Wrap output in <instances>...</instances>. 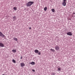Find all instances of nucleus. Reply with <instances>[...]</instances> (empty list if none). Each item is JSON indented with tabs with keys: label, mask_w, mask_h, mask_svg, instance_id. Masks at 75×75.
I'll return each instance as SVG.
<instances>
[{
	"label": "nucleus",
	"mask_w": 75,
	"mask_h": 75,
	"mask_svg": "<svg viewBox=\"0 0 75 75\" xmlns=\"http://www.w3.org/2000/svg\"><path fill=\"white\" fill-rule=\"evenodd\" d=\"M22 58H23V57L21 56L20 59H22Z\"/></svg>",
	"instance_id": "nucleus-22"
},
{
	"label": "nucleus",
	"mask_w": 75,
	"mask_h": 75,
	"mask_svg": "<svg viewBox=\"0 0 75 75\" xmlns=\"http://www.w3.org/2000/svg\"><path fill=\"white\" fill-rule=\"evenodd\" d=\"M47 9V7H45L44 8V11H46Z\"/></svg>",
	"instance_id": "nucleus-14"
},
{
	"label": "nucleus",
	"mask_w": 75,
	"mask_h": 75,
	"mask_svg": "<svg viewBox=\"0 0 75 75\" xmlns=\"http://www.w3.org/2000/svg\"><path fill=\"white\" fill-rule=\"evenodd\" d=\"M30 64H31L32 65H34V64H35V63L34 62H31V63L30 62Z\"/></svg>",
	"instance_id": "nucleus-8"
},
{
	"label": "nucleus",
	"mask_w": 75,
	"mask_h": 75,
	"mask_svg": "<svg viewBox=\"0 0 75 75\" xmlns=\"http://www.w3.org/2000/svg\"><path fill=\"white\" fill-rule=\"evenodd\" d=\"M67 1V0H63V1L62 3V5L63 6H65L66 5Z\"/></svg>",
	"instance_id": "nucleus-2"
},
{
	"label": "nucleus",
	"mask_w": 75,
	"mask_h": 75,
	"mask_svg": "<svg viewBox=\"0 0 75 75\" xmlns=\"http://www.w3.org/2000/svg\"><path fill=\"white\" fill-rule=\"evenodd\" d=\"M51 11L53 12H54L55 11V10L54 9H51Z\"/></svg>",
	"instance_id": "nucleus-15"
},
{
	"label": "nucleus",
	"mask_w": 75,
	"mask_h": 75,
	"mask_svg": "<svg viewBox=\"0 0 75 75\" xmlns=\"http://www.w3.org/2000/svg\"><path fill=\"white\" fill-rule=\"evenodd\" d=\"M55 74H56V73H55V72L53 73H52V74L53 75H55Z\"/></svg>",
	"instance_id": "nucleus-20"
},
{
	"label": "nucleus",
	"mask_w": 75,
	"mask_h": 75,
	"mask_svg": "<svg viewBox=\"0 0 75 75\" xmlns=\"http://www.w3.org/2000/svg\"><path fill=\"white\" fill-rule=\"evenodd\" d=\"M0 47H4V45L2 43L0 42Z\"/></svg>",
	"instance_id": "nucleus-7"
},
{
	"label": "nucleus",
	"mask_w": 75,
	"mask_h": 75,
	"mask_svg": "<svg viewBox=\"0 0 75 75\" xmlns=\"http://www.w3.org/2000/svg\"><path fill=\"white\" fill-rule=\"evenodd\" d=\"M71 19H70L69 20H70Z\"/></svg>",
	"instance_id": "nucleus-26"
},
{
	"label": "nucleus",
	"mask_w": 75,
	"mask_h": 75,
	"mask_svg": "<svg viewBox=\"0 0 75 75\" xmlns=\"http://www.w3.org/2000/svg\"><path fill=\"white\" fill-rule=\"evenodd\" d=\"M20 64L21 67H23L25 66V64L23 62L21 63Z\"/></svg>",
	"instance_id": "nucleus-6"
},
{
	"label": "nucleus",
	"mask_w": 75,
	"mask_h": 75,
	"mask_svg": "<svg viewBox=\"0 0 75 75\" xmlns=\"http://www.w3.org/2000/svg\"><path fill=\"white\" fill-rule=\"evenodd\" d=\"M55 50H56L57 51L59 50V46L58 45L56 46H55Z\"/></svg>",
	"instance_id": "nucleus-3"
},
{
	"label": "nucleus",
	"mask_w": 75,
	"mask_h": 75,
	"mask_svg": "<svg viewBox=\"0 0 75 75\" xmlns=\"http://www.w3.org/2000/svg\"><path fill=\"white\" fill-rule=\"evenodd\" d=\"M12 61H13V63H16V61H15V60L13 59L12 60Z\"/></svg>",
	"instance_id": "nucleus-16"
},
{
	"label": "nucleus",
	"mask_w": 75,
	"mask_h": 75,
	"mask_svg": "<svg viewBox=\"0 0 75 75\" xmlns=\"http://www.w3.org/2000/svg\"><path fill=\"white\" fill-rule=\"evenodd\" d=\"M13 21H14V20H15L16 19V17L15 16H13Z\"/></svg>",
	"instance_id": "nucleus-12"
},
{
	"label": "nucleus",
	"mask_w": 75,
	"mask_h": 75,
	"mask_svg": "<svg viewBox=\"0 0 75 75\" xmlns=\"http://www.w3.org/2000/svg\"><path fill=\"white\" fill-rule=\"evenodd\" d=\"M75 14V13H74V14Z\"/></svg>",
	"instance_id": "nucleus-24"
},
{
	"label": "nucleus",
	"mask_w": 75,
	"mask_h": 75,
	"mask_svg": "<svg viewBox=\"0 0 75 75\" xmlns=\"http://www.w3.org/2000/svg\"><path fill=\"white\" fill-rule=\"evenodd\" d=\"M51 50L52 51V52H55V50H54V49H51Z\"/></svg>",
	"instance_id": "nucleus-13"
},
{
	"label": "nucleus",
	"mask_w": 75,
	"mask_h": 75,
	"mask_svg": "<svg viewBox=\"0 0 75 75\" xmlns=\"http://www.w3.org/2000/svg\"><path fill=\"white\" fill-rule=\"evenodd\" d=\"M29 29L30 30H31V28L30 27L29 28Z\"/></svg>",
	"instance_id": "nucleus-23"
},
{
	"label": "nucleus",
	"mask_w": 75,
	"mask_h": 75,
	"mask_svg": "<svg viewBox=\"0 0 75 75\" xmlns=\"http://www.w3.org/2000/svg\"><path fill=\"white\" fill-rule=\"evenodd\" d=\"M12 52L13 53H15L16 52V49H13L12 50Z\"/></svg>",
	"instance_id": "nucleus-10"
},
{
	"label": "nucleus",
	"mask_w": 75,
	"mask_h": 75,
	"mask_svg": "<svg viewBox=\"0 0 75 75\" xmlns=\"http://www.w3.org/2000/svg\"><path fill=\"white\" fill-rule=\"evenodd\" d=\"M67 34L68 35H69V36H72V33L70 32H68L67 33Z\"/></svg>",
	"instance_id": "nucleus-4"
},
{
	"label": "nucleus",
	"mask_w": 75,
	"mask_h": 75,
	"mask_svg": "<svg viewBox=\"0 0 75 75\" xmlns=\"http://www.w3.org/2000/svg\"><path fill=\"white\" fill-rule=\"evenodd\" d=\"M38 55H40L41 53L39 51L38 52Z\"/></svg>",
	"instance_id": "nucleus-19"
},
{
	"label": "nucleus",
	"mask_w": 75,
	"mask_h": 75,
	"mask_svg": "<svg viewBox=\"0 0 75 75\" xmlns=\"http://www.w3.org/2000/svg\"><path fill=\"white\" fill-rule=\"evenodd\" d=\"M34 52L36 54L38 53L39 52V51L37 50H35Z\"/></svg>",
	"instance_id": "nucleus-9"
},
{
	"label": "nucleus",
	"mask_w": 75,
	"mask_h": 75,
	"mask_svg": "<svg viewBox=\"0 0 75 75\" xmlns=\"http://www.w3.org/2000/svg\"><path fill=\"white\" fill-rule=\"evenodd\" d=\"M34 3V2L33 1H29L26 3V6L28 7L31 6Z\"/></svg>",
	"instance_id": "nucleus-1"
},
{
	"label": "nucleus",
	"mask_w": 75,
	"mask_h": 75,
	"mask_svg": "<svg viewBox=\"0 0 75 75\" xmlns=\"http://www.w3.org/2000/svg\"><path fill=\"white\" fill-rule=\"evenodd\" d=\"M13 40H14V41H18V39L17 38H13Z\"/></svg>",
	"instance_id": "nucleus-11"
},
{
	"label": "nucleus",
	"mask_w": 75,
	"mask_h": 75,
	"mask_svg": "<svg viewBox=\"0 0 75 75\" xmlns=\"http://www.w3.org/2000/svg\"><path fill=\"white\" fill-rule=\"evenodd\" d=\"M13 9L14 10H17L16 8L15 7H14Z\"/></svg>",
	"instance_id": "nucleus-17"
},
{
	"label": "nucleus",
	"mask_w": 75,
	"mask_h": 75,
	"mask_svg": "<svg viewBox=\"0 0 75 75\" xmlns=\"http://www.w3.org/2000/svg\"><path fill=\"white\" fill-rule=\"evenodd\" d=\"M0 37H5V35L1 32H0Z\"/></svg>",
	"instance_id": "nucleus-5"
},
{
	"label": "nucleus",
	"mask_w": 75,
	"mask_h": 75,
	"mask_svg": "<svg viewBox=\"0 0 75 75\" xmlns=\"http://www.w3.org/2000/svg\"><path fill=\"white\" fill-rule=\"evenodd\" d=\"M58 71H61L60 68H58Z\"/></svg>",
	"instance_id": "nucleus-18"
},
{
	"label": "nucleus",
	"mask_w": 75,
	"mask_h": 75,
	"mask_svg": "<svg viewBox=\"0 0 75 75\" xmlns=\"http://www.w3.org/2000/svg\"><path fill=\"white\" fill-rule=\"evenodd\" d=\"M3 75H5V74H3Z\"/></svg>",
	"instance_id": "nucleus-25"
},
{
	"label": "nucleus",
	"mask_w": 75,
	"mask_h": 75,
	"mask_svg": "<svg viewBox=\"0 0 75 75\" xmlns=\"http://www.w3.org/2000/svg\"><path fill=\"white\" fill-rule=\"evenodd\" d=\"M32 71L34 72H35V70L34 69H32Z\"/></svg>",
	"instance_id": "nucleus-21"
}]
</instances>
